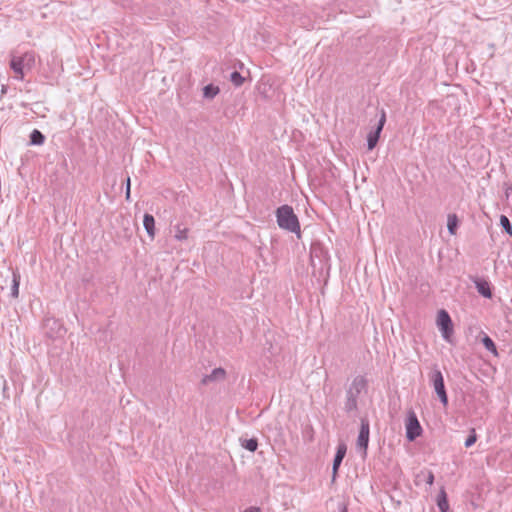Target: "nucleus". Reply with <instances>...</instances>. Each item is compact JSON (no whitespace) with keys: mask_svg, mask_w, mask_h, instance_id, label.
I'll list each match as a JSON object with an SVG mask.
<instances>
[{"mask_svg":"<svg viewBox=\"0 0 512 512\" xmlns=\"http://www.w3.org/2000/svg\"><path fill=\"white\" fill-rule=\"evenodd\" d=\"M277 223L280 228L300 234V223L298 217L289 205H282L276 210Z\"/></svg>","mask_w":512,"mask_h":512,"instance_id":"nucleus-1","label":"nucleus"},{"mask_svg":"<svg viewBox=\"0 0 512 512\" xmlns=\"http://www.w3.org/2000/svg\"><path fill=\"white\" fill-rule=\"evenodd\" d=\"M36 61V55L34 52H25L21 56L12 54L10 59V68L15 73V78L18 80L24 79V72L31 70Z\"/></svg>","mask_w":512,"mask_h":512,"instance_id":"nucleus-2","label":"nucleus"},{"mask_svg":"<svg viewBox=\"0 0 512 512\" xmlns=\"http://www.w3.org/2000/svg\"><path fill=\"white\" fill-rule=\"evenodd\" d=\"M430 381H431L440 401L444 404V406H446L448 403V397H447V393L445 390L444 379H443V375H442L441 371L434 370L430 374Z\"/></svg>","mask_w":512,"mask_h":512,"instance_id":"nucleus-3","label":"nucleus"},{"mask_svg":"<svg viewBox=\"0 0 512 512\" xmlns=\"http://www.w3.org/2000/svg\"><path fill=\"white\" fill-rule=\"evenodd\" d=\"M437 325L442 332V336L445 340L450 341V337L453 333L452 320L448 312L441 309L437 314Z\"/></svg>","mask_w":512,"mask_h":512,"instance_id":"nucleus-4","label":"nucleus"},{"mask_svg":"<svg viewBox=\"0 0 512 512\" xmlns=\"http://www.w3.org/2000/svg\"><path fill=\"white\" fill-rule=\"evenodd\" d=\"M43 327H44L45 333L50 338L62 337L66 332L63 324L59 320H57L53 317L46 318L44 320Z\"/></svg>","mask_w":512,"mask_h":512,"instance_id":"nucleus-5","label":"nucleus"},{"mask_svg":"<svg viewBox=\"0 0 512 512\" xmlns=\"http://www.w3.org/2000/svg\"><path fill=\"white\" fill-rule=\"evenodd\" d=\"M422 428L413 411H409L406 421V437L408 440L413 441L421 435Z\"/></svg>","mask_w":512,"mask_h":512,"instance_id":"nucleus-6","label":"nucleus"},{"mask_svg":"<svg viewBox=\"0 0 512 512\" xmlns=\"http://www.w3.org/2000/svg\"><path fill=\"white\" fill-rule=\"evenodd\" d=\"M370 426L367 419H361V427L357 439V447L366 455V450L369 443Z\"/></svg>","mask_w":512,"mask_h":512,"instance_id":"nucleus-7","label":"nucleus"},{"mask_svg":"<svg viewBox=\"0 0 512 512\" xmlns=\"http://www.w3.org/2000/svg\"><path fill=\"white\" fill-rule=\"evenodd\" d=\"M385 122H386V114H385L384 111H382V114H381V117H380V120L378 122L377 127L375 128L374 131H371L368 134L367 143H368V149L369 150L374 149L375 146L377 145V142H378L379 137H380V133L383 130Z\"/></svg>","mask_w":512,"mask_h":512,"instance_id":"nucleus-8","label":"nucleus"},{"mask_svg":"<svg viewBox=\"0 0 512 512\" xmlns=\"http://www.w3.org/2000/svg\"><path fill=\"white\" fill-rule=\"evenodd\" d=\"M367 387V380L364 376H356L351 385L349 386L347 393L358 398L360 393Z\"/></svg>","mask_w":512,"mask_h":512,"instance_id":"nucleus-9","label":"nucleus"},{"mask_svg":"<svg viewBox=\"0 0 512 512\" xmlns=\"http://www.w3.org/2000/svg\"><path fill=\"white\" fill-rule=\"evenodd\" d=\"M226 377V371L223 368H215L210 374L205 375L201 383L208 385L211 382L223 381Z\"/></svg>","mask_w":512,"mask_h":512,"instance_id":"nucleus-10","label":"nucleus"},{"mask_svg":"<svg viewBox=\"0 0 512 512\" xmlns=\"http://www.w3.org/2000/svg\"><path fill=\"white\" fill-rule=\"evenodd\" d=\"M347 447L346 444L340 443L337 447V452L333 461V480L336 477L337 471L346 455Z\"/></svg>","mask_w":512,"mask_h":512,"instance_id":"nucleus-11","label":"nucleus"},{"mask_svg":"<svg viewBox=\"0 0 512 512\" xmlns=\"http://www.w3.org/2000/svg\"><path fill=\"white\" fill-rule=\"evenodd\" d=\"M144 227L149 236L152 238L155 235V220L151 214L146 213L143 218Z\"/></svg>","mask_w":512,"mask_h":512,"instance_id":"nucleus-12","label":"nucleus"},{"mask_svg":"<svg viewBox=\"0 0 512 512\" xmlns=\"http://www.w3.org/2000/svg\"><path fill=\"white\" fill-rule=\"evenodd\" d=\"M437 505L441 512H447L449 505L445 489L442 487L437 497Z\"/></svg>","mask_w":512,"mask_h":512,"instance_id":"nucleus-13","label":"nucleus"},{"mask_svg":"<svg viewBox=\"0 0 512 512\" xmlns=\"http://www.w3.org/2000/svg\"><path fill=\"white\" fill-rule=\"evenodd\" d=\"M476 288H477V291L484 297L486 298H491L492 297V292H491V289H490V286L488 284V282L486 281H477L476 282Z\"/></svg>","mask_w":512,"mask_h":512,"instance_id":"nucleus-14","label":"nucleus"},{"mask_svg":"<svg viewBox=\"0 0 512 512\" xmlns=\"http://www.w3.org/2000/svg\"><path fill=\"white\" fill-rule=\"evenodd\" d=\"M241 446L250 452H254L258 448V441L256 438L244 439L240 438Z\"/></svg>","mask_w":512,"mask_h":512,"instance_id":"nucleus-15","label":"nucleus"},{"mask_svg":"<svg viewBox=\"0 0 512 512\" xmlns=\"http://www.w3.org/2000/svg\"><path fill=\"white\" fill-rule=\"evenodd\" d=\"M19 284H20V274L13 272L12 287H11V295L13 298H17L19 295Z\"/></svg>","mask_w":512,"mask_h":512,"instance_id":"nucleus-16","label":"nucleus"},{"mask_svg":"<svg viewBox=\"0 0 512 512\" xmlns=\"http://www.w3.org/2000/svg\"><path fill=\"white\" fill-rule=\"evenodd\" d=\"M45 141L44 135L37 129H34L30 135V142L33 145H41Z\"/></svg>","mask_w":512,"mask_h":512,"instance_id":"nucleus-17","label":"nucleus"},{"mask_svg":"<svg viewBox=\"0 0 512 512\" xmlns=\"http://www.w3.org/2000/svg\"><path fill=\"white\" fill-rule=\"evenodd\" d=\"M188 232H189L188 228L183 227L181 225H176L175 226V235H174V237L178 241L186 240L188 238Z\"/></svg>","mask_w":512,"mask_h":512,"instance_id":"nucleus-18","label":"nucleus"},{"mask_svg":"<svg viewBox=\"0 0 512 512\" xmlns=\"http://www.w3.org/2000/svg\"><path fill=\"white\" fill-rule=\"evenodd\" d=\"M457 226H458L457 216L455 214H450L448 216V222H447V227H448L450 234H452V235L456 234Z\"/></svg>","mask_w":512,"mask_h":512,"instance_id":"nucleus-19","label":"nucleus"},{"mask_svg":"<svg viewBox=\"0 0 512 512\" xmlns=\"http://www.w3.org/2000/svg\"><path fill=\"white\" fill-rule=\"evenodd\" d=\"M357 397L347 393V399L345 402L346 411H354L357 409Z\"/></svg>","mask_w":512,"mask_h":512,"instance_id":"nucleus-20","label":"nucleus"},{"mask_svg":"<svg viewBox=\"0 0 512 512\" xmlns=\"http://www.w3.org/2000/svg\"><path fill=\"white\" fill-rule=\"evenodd\" d=\"M219 93V88L212 84L204 87L203 94L206 98H214Z\"/></svg>","mask_w":512,"mask_h":512,"instance_id":"nucleus-21","label":"nucleus"},{"mask_svg":"<svg viewBox=\"0 0 512 512\" xmlns=\"http://www.w3.org/2000/svg\"><path fill=\"white\" fill-rule=\"evenodd\" d=\"M482 343L484 345V347L492 352L494 355H497V348H496V345L495 343L493 342V340L489 337V336H485L483 339H482Z\"/></svg>","mask_w":512,"mask_h":512,"instance_id":"nucleus-22","label":"nucleus"},{"mask_svg":"<svg viewBox=\"0 0 512 512\" xmlns=\"http://www.w3.org/2000/svg\"><path fill=\"white\" fill-rule=\"evenodd\" d=\"M500 224L504 228V230L512 236V225L509 221V219L505 215H501L500 217Z\"/></svg>","mask_w":512,"mask_h":512,"instance_id":"nucleus-23","label":"nucleus"},{"mask_svg":"<svg viewBox=\"0 0 512 512\" xmlns=\"http://www.w3.org/2000/svg\"><path fill=\"white\" fill-rule=\"evenodd\" d=\"M230 80L237 87L241 86L243 84V82H244V78L237 71H234L233 73H231Z\"/></svg>","mask_w":512,"mask_h":512,"instance_id":"nucleus-24","label":"nucleus"},{"mask_svg":"<svg viewBox=\"0 0 512 512\" xmlns=\"http://www.w3.org/2000/svg\"><path fill=\"white\" fill-rule=\"evenodd\" d=\"M476 441H477V435H476L475 429H472L471 434L468 436V438L465 441V447H467V448L471 447Z\"/></svg>","mask_w":512,"mask_h":512,"instance_id":"nucleus-25","label":"nucleus"},{"mask_svg":"<svg viewBox=\"0 0 512 512\" xmlns=\"http://www.w3.org/2000/svg\"><path fill=\"white\" fill-rule=\"evenodd\" d=\"M425 481L430 486L434 483V474L431 471H427Z\"/></svg>","mask_w":512,"mask_h":512,"instance_id":"nucleus-26","label":"nucleus"},{"mask_svg":"<svg viewBox=\"0 0 512 512\" xmlns=\"http://www.w3.org/2000/svg\"><path fill=\"white\" fill-rule=\"evenodd\" d=\"M130 185H131L130 177H128L127 181H126V198L127 199H129V197H130Z\"/></svg>","mask_w":512,"mask_h":512,"instance_id":"nucleus-27","label":"nucleus"},{"mask_svg":"<svg viewBox=\"0 0 512 512\" xmlns=\"http://www.w3.org/2000/svg\"><path fill=\"white\" fill-rule=\"evenodd\" d=\"M245 512H260V509L255 508V507H250V508L246 509Z\"/></svg>","mask_w":512,"mask_h":512,"instance_id":"nucleus-28","label":"nucleus"},{"mask_svg":"<svg viewBox=\"0 0 512 512\" xmlns=\"http://www.w3.org/2000/svg\"><path fill=\"white\" fill-rule=\"evenodd\" d=\"M316 252V249H312L311 256L313 257L314 253Z\"/></svg>","mask_w":512,"mask_h":512,"instance_id":"nucleus-29","label":"nucleus"}]
</instances>
